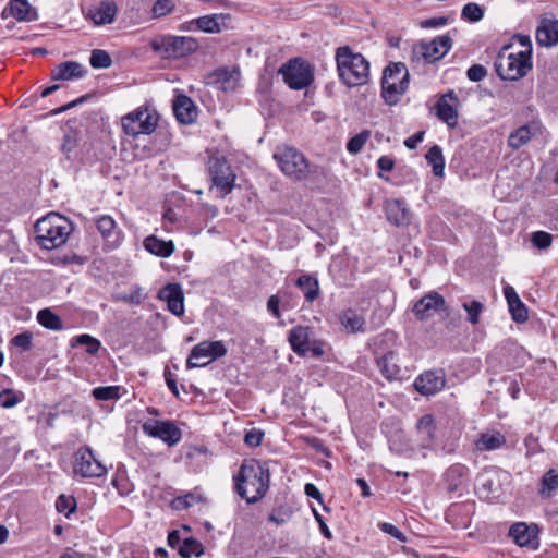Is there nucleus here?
<instances>
[{"label":"nucleus","mask_w":558,"mask_h":558,"mask_svg":"<svg viewBox=\"0 0 558 558\" xmlns=\"http://www.w3.org/2000/svg\"><path fill=\"white\" fill-rule=\"evenodd\" d=\"M269 482L267 464L255 459L244 460L234 476L235 490L247 504L259 501L268 492Z\"/></svg>","instance_id":"nucleus-1"},{"label":"nucleus","mask_w":558,"mask_h":558,"mask_svg":"<svg viewBox=\"0 0 558 558\" xmlns=\"http://www.w3.org/2000/svg\"><path fill=\"white\" fill-rule=\"evenodd\" d=\"M339 80L347 87H359L369 81V62L360 53L354 52L349 46L337 48L335 53Z\"/></svg>","instance_id":"nucleus-2"},{"label":"nucleus","mask_w":558,"mask_h":558,"mask_svg":"<svg viewBox=\"0 0 558 558\" xmlns=\"http://www.w3.org/2000/svg\"><path fill=\"white\" fill-rule=\"evenodd\" d=\"M72 231L71 222L57 213L37 219V245L53 250L63 245Z\"/></svg>","instance_id":"nucleus-3"},{"label":"nucleus","mask_w":558,"mask_h":558,"mask_svg":"<svg viewBox=\"0 0 558 558\" xmlns=\"http://www.w3.org/2000/svg\"><path fill=\"white\" fill-rule=\"evenodd\" d=\"M280 170L293 181H305L318 174L319 168L312 165L306 157L291 146L278 147L274 154Z\"/></svg>","instance_id":"nucleus-4"},{"label":"nucleus","mask_w":558,"mask_h":558,"mask_svg":"<svg viewBox=\"0 0 558 558\" xmlns=\"http://www.w3.org/2000/svg\"><path fill=\"white\" fill-rule=\"evenodd\" d=\"M532 68V60L522 53L510 51V46L502 47L495 60L496 73L505 81H518L524 77Z\"/></svg>","instance_id":"nucleus-5"},{"label":"nucleus","mask_w":558,"mask_h":558,"mask_svg":"<svg viewBox=\"0 0 558 558\" xmlns=\"http://www.w3.org/2000/svg\"><path fill=\"white\" fill-rule=\"evenodd\" d=\"M409 87V72L402 62L389 64L381 78V95L386 104L396 105Z\"/></svg>","instance_id":"nucleus-6"},{"label":"nucleus","mask_w":558,"mask_h":558,"mask_svg":"<svg viewBox=\"0 0 558 558\" xmlns=\"http://www.w3.org/2000/svg\"><path fill=\"white\" fill-rule=\"evenodd\" d=\"M199 48L197 39L190 36L162 35L151 41V49L165 58L179 59Z\"/></svg>","instance_id":"nucleus-7"},{"label":"nucleus","mask_w":558,"mask_h":558,"mask_svg":"<svg viewBox=\"0 0 558 558\" xmlns=\"http://www.w3.org/2000/svg\"><path fill=\"white\" fill-rule=\"evenodd\" d=\"M313 330L308 326H295L289 331L288 341L291 349L299 356L311 355L323 357L326 353V343L322 340L312 339Z\"/></svg>","instance_id":"nucleus-8"},{"label":"nucleus","mask_w":558,"mask_h":558,"mask_svg":"<svg viewBox=\"0 0 558 558\" xmlns=\"http://www.w3.org/2000/svg\"><path fill=\"white\" fill-rule=\"evenodd\" d=\"M158 113L148 107H138L132 112L123 116L121 124L124 133L136 137L141 134H151L158 124Z\"/></svg>","instance_id":"nucleus-9"},{"label":"nucleus","mask_w":558,"mask_h":558,"mask_svg":"<svg viewBox=\"0 0 558 558\" xmlns=\"http://www.w3.org/2000/svg\"><path fill=\"white\" fill-rule=\"evenodd\" d=\"M207 170L211 179L213 187L217 190L220 197H226L232 192L236 175L223 156H209Z\"/></svg>","instance_id":"nucleus-10"},{"label":"nucleus","mask_w":558,"mask_h":558,"mask_svg":"<svg viewBox=\"0 0 558 558\" xmlns=\"http://www.w3.org/2000/svg\"><path fill=\"white\" fill-rule=\"evenodd\" d=\"M452 47V39L447 35L435 37L430 41H421L413 46L412 60L433 63L444 58Z\"/></svg>","instance_id":"nucleus-11"},{"label":"nucleus","mask_w":558,"mask_h":558,"mask_svg":"<svg viewBox=\"0 0 558 558\" xmlns=\"http://www.w3.org/2000/svg\"><path fill=\"white\" fill-rule=\"evenodd\" d=\"M284 83L292 89L300 90L313 82V71L308 63L301 59L290 60L280 68Z\"/></svg>","instance_id":"nucleus-12"},{"label":"nucleus","mask_w":558,"mask_h":558,"mask_svg":"<svg viewBox=\"0 0 558 558\" xmlns=\"http://www.w3.org/2000/svg\"><path fill=\"white\" fill-rule=\"evenodd\" d=\"M226 353L227 349L222 341H202L192 349L186 364L190 368L206 366Z\"/></svg>","instance_id":"nucleus-13"},{"label":"nucleus","mask_w":558,"mask_h":558,"mask_svg":"<svg viewBox=\"0 0 558 558\" xmlns=\"http://www.w3.org/2000/svg\"><path fill=\"white\" fill-rule=\"evenodd\" d=\"M73 471L82 477H100L107 473L106 466L96 459L88 447L80 448L75 452Z\"/></svg>","instance_id":"nucleus-14"},{"label":"nucleus","mask_w":558,"mask_h":558,"mask_svg":"<svg viewBox=\"0 0 558 558\" xmlns=\"http://www.w3.org/2000/svg\"><path fill=\"white\" fill-rule=\"evenodd\" d=\"M143 432L166 442L169 447L177 445L182 437L181 429L171 421L149 418L142 425Z\"/></svg>","instance_id":"nucleus-15"},{"label":"nucleus","mask_w":558,"mask_h":558,"mask_svg":"<svg viewBox=\"0 0 558 558\" xmlns=\"http://www.w3.org/2000/svg\"><path fill=\"white\" fill-rule=\"evenodd\" d=\"M509 536L519 547H526L532 550L539 548V527L535 523H513L509 529Z\"/></svg>","instance_id":"nucleus-16"},{"label":"nucleus","mask_w":558,"mask_h":558,"mask_svg":"<svg viewBox=\"0 0 558 558\" xmlns=\"http://www.w3.org/2000/svg\"><path fill=\"white\" fill-rule=\"evenodd\" d=\"M94 221L106 250L112 251L122 244L123 232L118 228L116 220L111 216L100 215Z\"/></svg>","instance_id":"nucleus-17"},{"label":"nucleus","mask_w":558,"mask_h":558,"mask_svg":"<svg viewBox=\"0 0 558 558\" xmlns=\"http://www.w3.org/2000/svg\"><path fill=\"white\" fill-rule=\"evenodd\" d=\"M445 306L446 301L444 296L436 291H432L415 302L412 312L417 319L426 320L438 311L445 310Z\"/></svg>","instance_id":"nucleus-18"},{"label":"nucleus","mask_w":558,"mask_h":558,"mask_svg":"<svg viewBox=\"0 0 558 558\" xmlns=\"http://www.w3.org/2000/svg\"><path fill=\"white\" fill-rule=\"evenodd\" d=\"M458 104L457 95L453 90H450L442 95L435 106L436 116L450 129H454L458 125Z\"/></svg>","instance_id":"nucleus-19"},{"label":"nucleus","mask_w":558,"mask_h":558,"mask_svg":"<svg viewBox=\"0 0 558 558\" xmlns=\"http://www.w3.org/2000/svg\"><path fill=\"white\" fill-rule=\"evenodd\" d=\"M118 13V7L112 0H104L88 9L87 16L95 25L111 24Z\"/></svg>","instance_id":"nucleus-20"},{"label":"nucleus","mask_w":558,"mask_h":558,"mask_svg":"<svg viewBox=\"0 0 558 558\" xmlns=\"http://www.w3.org/2000/svg\"><path fill=\"white\" fill-rule=\"evenodd\" d=\"M159 299L167 302L168 310L177 316L184 313V296L180 284L169 283L159 292Z\"/></svg>","instance_id":"nucleus-21"},{"label":"nucleus","mask_w":558,"mask_h":558,"mask_svg":"<svg viewBox=\"0 0 558 558\" xmlns=\"http://www.w3.org/2000/svg\"><path fill=\"white\" fill-rule=\"evenodd\" d=\"M231 16L223 13L208 14L196 19V28L207 34H218L229 28Z\"/></svg>","instance_id":"nucleus-22"},{"label":"nucleus","mask_w":558,"mask_h":558,"mask_svg":"<svg viewBox=\"0 0 558 558\" xmlns=\"http://www.w3.org/2000/svg\"><path fill=\"white\" fill-rule=\"evenodd\" d=\"M416 434L420 445L425 449H430L435 442L436 423L432 414H425L416 422Z\"/></svg>","instance_id":"nucleus-23"},{"label":"nucleus","mask_w":558,"mask_h":558,"mask_svg":"<svg viewBox=\"0 0 558 558\" xmlns=\"http://www.w3.org/2000/svg\"><path fill=\"white\" fill-rule=\"evenodd\" d=\"M173 112L178 121L182 124H191L197 117V110L193 100L185 95H179L175 98L173 101Z\"/></svg>","instance_id":"nucleus-24"},{"label":"nucleus","mask_w":558,"mask_h":558,"mask_svg":"<svg viewBox=\"0 0 558 558\" xmlns=\"http://www.w3.org/2000/svg\"><path fill=\"white\" fill-rule=\"evenodd\" d=\"M539 46L553 47L558 44V20H543L536 29Z\"/></svg>","instance_id":"nucleus-25"},{"label":"nucleus","mask_w":558,"mask_h":558,"mask_svg":"<svg viewBox=\"0 0 558 558\" xmlns=\"http://www.w3.org/2000/svg\"><path fill=\"white\" fill-rule=\"evenodd\" d=\"M387 219L396 226H405L410 222V211L403 201L391 199L386 203Z\"/></svg>","instance_id":"nucleus-26"},{"label":"nucleus","mask_w":558,"mask_h":558,"mask_svg":"<svg viewBox=\"0 0 558 558\" xmlns=\"http://www.w3.org/2000/svg\"><path fill=\"white\" fill-rule=\"evenodd\" d=\"M86 73V70L82 64L74 61H66L58 64L52 71L53 80H72L83 77Z\"/></svg>","instance_id":"nucleus-27"},{"label":"nucleus","mask_w":558,"mask_h":558,"mask_svg":"<svg viewBox=\"0 0 558 558\" xmlns=\"http://www.w3.org/2000/svg\"><path fill=\"white\" fill-rule=\"evenodd\" d=\"M538 130L539 129L536 124H526L520 126L510 133L508 137V145L512 149L517 150L523 145L527 144L530 140L537 134Z\"/></svg>","instance_id":"nucleus-28"},{"label":"nucleus","mask_w":558,"mask_h":558,"mask_svg":"<svg viewBox=\"0 0 558 558\" xmlns=\"http://www.w3.org/2000/svg\"><path fill=\"white\" fill-rule=\"evenodd\" d=\"M341 326L349 332L356 333L365 330V318L353 308H347L339 314Z\"/></svg>","instance_id":"nucleus-29"},{"label":"nucleus","mask_w":558,"mask_h":558,"mask_svg":"<svg viewBox=\"0 0 558 558\" xmlns=\"http://www.w3.org/2000/svg\"><path fill=\"white\" fill-rule=\"evenodd\" d=\"M143 244L146 251L158 257H169L174 252L172 241H163L156 235H148Z\"/></svg>","instance_id":"nucleus-30"},{"label":"nucleus","mask_w":558,"mask_h":558,"mask_svg":"<svg viewBox=\"0 0 558 558\" xmlns=\"http://www.w3.org/2000/svg\"><path fill=\"white\" fill-rule=\"evenodd\" d=\"M31 13V4L27 0H10V2L3 8L1 17L3 20L8 17H14L19 22L26 21Z\"/></svg>","instance_id":"nucleus-31"},{"label":"nucleus","mask_w":558,"mask_h":558,"mask_svg":"<svg viewBox=\"0 0 558 558\" xmlns=\"http://www.w3.org/2000/svg\"><path fill=\"white\" fill-rule=\"evenodd\" d=\"M506 444V437L499 432L482 433L475 440V447L480 451H493Z\"/></svg>","instance_id":"nucleus-32"},{"label":"nucleus","mask_w":558,"mask_h":558,"mask_svg":"<svg viewBox=\"0 0 558 558\" xmlns=\"http://www.w3.org/2000/svg\"><path fill=\"white\" fill-rule=\"evenodd\" d=\"M295 284L302 290L307 302L312 303L319 296L320 289L318 280L312 275H301Z\"/></svg>","instance_id":"nucleus-33"},{"label":"nucleus","mask_w":558,"mask_h":558,"mask_svg":"<svg viewBox=\"0 0 558 558\" xmlns=\"http://www.w3.org/2000/svg\"><path fill=\"white\" fill-rule=\"evenodd\" d=\"M428 165L433 168V173L436 177H442L445 170V158L442 150L438 145L430 147L425 156Z\"/></svg>","instance_id":"nucleus-34"},{"label":"nucleus","mask_w":558,"mask_h":558,"mask_svg":"<svg viewBox=\"0 0 558 558\" xmlns=\"http://www.w3.org/2000/svg\"><path fill=\"white\" fill-rule=\"evenodd\" d=\"M37 322L43 327H45L47 329H50V330L58 331V330H61L63 328V324H62V320H61L60 316L54 314L49 308L40 310L37 313Z\"/></svg>","instance_id":"nucleus-35"},{"label":"nucleus","mask_w":558,"mask_h":558,"mask_svg":"<svg viewBox=\"0 0 558 558\" xmlns=\"http://www.w3.org/2000/svg\"><path fill=\"white\" fill-rule=\"evenodd\" d=\"M378 366L380 368L381 374L385 376V378L387 380L391 381V380H400L401 379L398 376L400 369L393 363V354L392 353H388L385 356H383L378 361Z\"/></svg>","instance_id":"nucleus-36"},{"label":"nucleus","mask_w":558,"mask_h":558,"mask_svg":"<svg viewBox=\"0 0 558 558\" xmlns=\"http://www.w3.org/2000/svg\"><path fill=\"white\" fill-rule=\"evenodd\" d=\"M171 392L186 403L195 402V398L203 395L197 386H168Z\"/></svg>","instance_id":"nucleus-37"},{"label":"nucleus","mask_w":558,"mask_h":558,"mask_svg":"<svg viewBox=\"0 0 558 558\" xmlns=\"http://www.w3.org/2000/svg\"><path fill=\"white\" fill-rule=\"evenodd\" d=\"M92 395L99 401L118 400L121 398L120 386H99Z\"/></svg>","instance_id":"nucleus-38"},{"label":"nucleus","mask_w":558,"mask_h":558,"mask_svg":"<svg viewBox=\"0 0 558 558\" xmlns=\"http://www.w3.org/2000/svg\"><path fill=\"white\" fill-rule=\"evenodd\" d=\"M446 384V374L442 368H435L422 373L413 384Z\"/></svg>","instance_id":"nucleus-39"},{"label":"nucleus","mask_w":558,"mask_h":558,"mask_svg":"<svg viewBox=\"0 0 558 558\" xmlns=\"http://www.w3.org/2000/svg\"><path fill=\"white\" fill-rule=\"evenodd\" d=\"M72 345H84L87 353L95 354L100 349V341L89 335L84 333L73 338Z\"/></svg>","instance_id":"nucleus-40"},{"label":"nucleus","mask_w":558,"mask_h":558,"mask_svg":"<svg viewBox=\"0 0 558 558\" xmlns=\"http://www.w3.org/2000/svg\"><path fill=\"white\" fill-rule=\"evenodd\" d=\"M203 553V546L199 542L194 538H185L179 547V554L183 558H190L192 556H199Z\"/></svg>","instance_id":"nucleus-41"},{"label":"nucleus","mask_w":558,"mask_h":558,"mask_svg":"<svg viewBox=\"0 0 558 558\" xmlns=\"http://www.w3.org/2000/svg\"><path fill=\"white\" fill-rule=\"evenodd\" d=\"M371 137V131L364 130L351 137L347 143V149L351 154H359Z\"/></svg>","instance_id":"nucleus-42"},{"label":"nucleus","mask_w":558,"mask_h":558,"mask_svg":"<svg viewBox=\"0 0 558 558\" xmlns=\"http://www.w3.org/2000/svg\"><path fill=\"white\" fill-rule=\"evenodd\" d=\"M89 63L95 69H107L111 65L112 60L107 51L95 49L92 51Z\"/></svg>","instance_id":"nucleus-43"},{"label":"nucleus","mask_w":558,"mask_h":558,"mask_svg":"<svg viewBox=\"0 0 558 558\" xmlns=\"http://www.w3.org/2000/svg\"><path fill=\"white\" fill-rule=\"evenodd\" d=\"M76 501L73 496L60 495L56 500V509L59 513H63L66 518L74 512Z\"/></svg>","instance_id":"nucleus-44"},{"label":"nucleus","mask_w":558,"mask_h":558,"mask_svg":"<svg viewBox=\"0 0 558 558\" xmlns=\"http://www.w3.org/2000/svg\"><path fill=\"white\" fill-rule=\"evenodd\" d=\"M461 15L470 22H478L483 19L484 11L477 3L469 2L463 7Z\"/></svg>","instance_id":"nucleus-45"},{"label":"nucleus","mask_w":558,"mask_h":558,"mask_svg":"<svg viewBox=\"0 0 558 558\" xmlns=\"http://www.w3.org/2000/svg\"><path fill=\"white\" fill-rule=\"evenodd\" d=\"M218 82L221 84V89L229 90L234 89L238 82V72H228L227 70H219L217 73Z\"/></svg>","instance_id":"nucleus-46"},{"label":"nucleus","mask_w":558,"mask_h":558,"mask_svg":"<svg viewBox=\"0 0 558 558\" xmlns=\"http://www.w3.org/2000/svg\"><path fill=\"white\" fill-rule=\"evenodd\" d=\"M558 488V475L553 470L545 473L542 480V495L549 497Z\"/></svg>","instance_id":"nucleus-47"},{"label":"nucleus","mask_w":558,"mask_h":558,"mask_svg":"<svg viewBox=\"0 0 558 558\" xmlns=\"http://www.w3.org/2000/svg\"><path fill=\"white\" fill-rule=\"evenodd\" d=\"M463 308L468 313V320L472 325H476L480 320V315L484 308L483 304L478 301L464 302Z\"/></svg>","instance_id":"nucleus-48"},{"label":"nucleus","mask_w":558,"mask_h":558,"mask_svg":"<svg viewBox=\"0 0 558 558\" xmlns=\"http://www.w3.org/2000/svg\"><path fill=\"white\" fill-rule=\"evenodd\" d=\"M509 311L511 313L512 319L517 323H524L527 320V310L521 299L517 300L513 303H510Z\"/></svg>","instance_id":"nucleus-49"},{"label":"nucleus","mask_w":558,"mask_h":558,"mask_svg":"<svg viewBox=\"0 0 558 558\" xmlns=\"http://www.w3.org/2000/svg\"><path fill=\"white\" fill-rule=\"evenodd\" d=\"M531 242L538 250H546L553 243V235L546 231H535L531 235Z\"/></svg>","instance_id":"nucleus-50"},{"label":"nucleus","mask_w":558,"mask_h":558,"mask_svg":"<svg viewBox=\"0 0 558 558\" xmlns=\"http://www.w3.org/2000/svg\"><path fill=\"white\" fill-rule=\"evenodd\" d=\"M33 333L31 331L16 335L12 340V345L21 352L27 351L32 348Z\"/></svg>","instance_id":"nucleus-51"},{"label":"nucleus","mask_w":558,"mask_h":558,"mask_svg":"<svg viewBox=\"0 0 558 558\" xmlns=\"http://www.w3.org/2000/svg\"><path fill=\"white\" fill-rule=\"evenodd\" d=\"M174 2L172 0H157L151 9L154 17H161L174 10Z\"/></svg>","instance_id":"nucleus-52"},{"label":"nucleus","mask_w":558,"mask_h":558,"mask_svg":"<svg viewBox=\"0 0 558 558\" xmlns=\"http://www.w3.org/2000/svg\"><path fill=\"white\" fill-rule=\"evenodd\" d=\"M198 500L199 498L196 495L190 493L184 496L174 498L172 501V507L175 510H184L194 506L196 502H198Z\"/></svg>","instance_id":"nucleus-53"},{"label":"nucleus","mask_w":558,"mask_h":558,"mask_svg":"<svg viewBox=\"0 0 558 558\" xmlns=\"http://www.w3.org/2000/svg\"><path fill=\"white\" fill-rule=\"evenodd\" d=\"M378 527L384 533L389 534L390 536H392L393 538H396L402 543H405L408 541L407 536L397 526H395L391 523L381 522V523H378Z\"/></svg>","instance_id":"nucleus-54"},{"label":"nucleus","mask_w":558,"mask_h":558,"mask_svg":"<svg viewBox=\"0 0 558 558\" xmlns=\"http://www.w3.org/2000/svg\"><path fill=\"white\" fill-rule=\"evenodd\" d=\"M487 75V70L482 64H474L466 71V76L472 82H481Z\"/></svg>","instance_id":"nucleus-55"},{"label":"nucleus","mask_w":558,"mask_h":558,"mask_svg":"<svg viewBox=\"0 0 558 558\" xmlns=\"http://www.w3.org/2000/svg\"><path fill=\"white\" fill-rule=\"evenodd\" d=\"M19 402L16 392L11 389H4L0 392V405L3 408H12Z\"/></svg>","instance_id":"nucleus-56"},{"label":"nucleus","mask_w":558,"mask_h":558,"mask_svg":"<svg viewBox=\"0 0 558 558\" xmlns=\"http://www.w3.org/2000/svg\"><path fill=\"white\" fill-rule=\"evenodd\" d=\"M514 38L517 39V41L522 47V50L517 51V52L518 53H522V56H524L525 58L532 60V50H533V48H532V41H531L530 36H527V35H515Z\"/></svg>","instance_id":"nucleus-57"},{"label":"nucleus","mask_w":558,"mask_h":558,"mask_svg":"<svg viewBox=\"0 0 558 558\" xmlns=\"http://www.w3.org/2000/svg\"><path fill=\"white\" fill-rule=\"evenodd\" d=\"M263 437L262 430L253 428L245 434L244 441L250 447H257L262 444Z\"/></svg>","instance_id":"nucleus-58"},{"label":"nucleus","mask_w":558,"mask_h":558,"mask_svg":"<svg viewBox=\"0 0 558 558\" xmlns=\"http://www.w3.org/2000/svg\"><path fill=\"white\" fill-rule=\"evenodd\" d=\"M495 473L496 472L487 471L478 477L480 486L489 493L495 492L493 488Z\"/></svg>","instance_id":"nucleus-59"},{"label":"nucleus","mask_w":558,"mask_h":558,"mask_svg":"<svg viewBox=\"0 0 558 558\" xmlns=\"http://www.w3.org/2000/svg\"><path fill=\"white\" fill-rule=\"evenodd\" d=\"M468 469L461 464H454L450 466L446 473V476L450 478H462L466 475Z\"/></svg>","instance_id":"nucleus-60"},{"label":"nucleus","mask_w":558,"mask_h":558,"mask_svg":"<svg viewBox=\"0 0 558 558\" xmlns=\"http://www.w3.org/2000/svg\"><path fill=\"white\" fill-rule=\"evenodd\" d=\"M425 132L420 131L412 136L404 140V146L409 149H415L417 145L424 140Z\"/></svg>","instance_id":"nucleus-61"},{"label":"nucleus","mask_w":558,"mask_h":558,"mask_svg":"<svg viewBox=\"0 0 558 558\" xmlns=\"http://www.w3.org/2000/svg\"><path fill=\"white\" fill-rule=\"evenodd\" d=\"M447 22H448L447 17L439 16V17H433V19H428V20L423 21L421 23V26L424 27V28L439 27V26L446 25Z\"/></svg>","instance_id":"nucleus-62"},{"label":"nucleus","mask_w":558,"mask_h":558,"mask_svg":"<svg viewBox=\"0 0 558 558\" xmlns=\"http://www.w3.org/2000/svg\"><path fill=\"white\" fill-rule=\"evenodd\" d=\"M279 303H280V300L278 298V295H271L269 299H268V302H267V308L268 311L276 317V318H279L280 317V310H279Z\"/></svg>","instance_id":"nucleus-63"},{"label":"nucleus","mask_w":558,"mask_h":558,"mask_svg":"<svg viewBox=\"0 0 558 558\" xmlns=\"http://www.w3.org/2000/svg\"><path fill=\"white\" fill-rule=\"evenodd\" d=\"M377 166L383 171H392L395 168V160L389 156H381L377 160Z\"/></svg>","instance_id":"nucleus-64"}]
</instances>
